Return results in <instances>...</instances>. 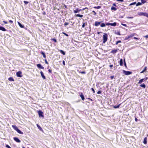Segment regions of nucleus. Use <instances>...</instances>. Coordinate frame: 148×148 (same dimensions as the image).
Returning a JSON list of instances; mask_svg holds the SVG:
<instances>
[{
    "mask_svg": "<svg viewBox=\"0 0 148 148\" xmlns=\"http://www.w3.org/2000/svg\"><path fill=\"white\" fill-rule=\"evenodd\" d=\"M12 128L18 133L21 134H23V132L18 129V127L15 125H12Z\"/></svg>",
    "mask_w": 148,
    "mask_h": 148,
    "instance_id": "obj_1",
    "label": "nucleus"
},
{
    "mask_svg": "<svg viewBox=\"0 0 148 148\" xmlns=\"http://www.w3.org/2000/svg\"><path fill=\"white\" fill-rule=\"evenodd\" d=\"M108 35L106 33H104L103 35V43H105L108 40Z\"/></svg>",
    "mask_w": 148,
    "mask_h": 148,
    "instance_id": "obj_2",
    "label": "nucleus"
},
{
    "mask_svg": "<svg viewBox=\"0 0 148 148\" xmlns=\"http://www.w3.org/2000/svg\"><path fill=\"white\" fill-rule=\"evenodd\" d=\"M138 15L140 16H143L148 18V13L146 12H139Z\"/></svg>",
    "mask_w": 148,
    "mask_h": 148,
    "instance_id": "obj_3",
    "label": "nucleus"
},
{
    "mask_svg": "<svg viewBox=\"0 0 148 148\" xmlns=\"http://www.w3.org/2000/svg\"><path fill=\"white\" fill-rule=\"evenodd\" d=\"M135 34V33H133L128 35L127 37L125 38V40H127L129 38L132 37Z\"/></svg>",
    "mask_w": 148,
    "mask_h": 148,
    "instance_id": "obj_4",
    "label": "nucleus"
},
{
    "mask_svg": "<svg viewBox=\"0 0 148 148\" xmlns=\"http://www.w3.org/2000/svg\"><path fill=\"white\" fill-rule=\"evenodd\" d=\"M123 73L126 75H128L132 74V72L131 71H126L125 70H123Z\"/></svg>",
    "mask_w": 148,
    "mask_h": 148,
    "instance_id": "obj_5",
    "label": "nucleus"
},
{
    "mask_svg": "<svg viewBox=\"0 0 148 148\" xmlns=\"http://www.w3.org/2000/svg\"><path fill=\"white\" fill-rule=\"evenodd\" d=\"M22 72L20 71H18L16 73V75L17 77H21L22 76Z\"/></svg>",
    "mask_w": 148,
    "mask_h": 148,
    "instance_id": "obj_6",
    "label": "nucleus"
},
{
    "mask_svg": "<svg viewBox=\"0 0 148 148\" xmlns=\"http://www.w3.org/2000/svg\"><path fill=\"white\" fill-rule=\"evenodd\" d=\"M39 116L40 117H44V115H43V112L41 110H39L38 111Z\"/></svg>",
    "mask_w": 148,
    "mask_h": 148,
    "instance_id": "obj_7",
    "label": "nucleus"
},
{
    "mask_svg": "<svg viewBox=\"0 0 148 148\" xmlns=\"http://www.w3.org/2000/svg\"><path fill=\"white\" fill-rule=\"evenodd\" d=\"M118 50L119 49H113L110 52V53L113 54H114L118 51Z\"/></svg>",
    "mask_w": 148,
    "mask_h": 148,
    "instance_id": "obj_8",
    "label": "nucleus"
},
{
    "mask_svg": "<svg viewBox=\"0 0 148 148\" xmlns=\"http://www.w3.org/2000/svg\"><path fill=\"white\" fill-rule=\"evenodd\" d=\"M14 140L16 142L19 143L21 142V140L17 137H14L13 138Z\"/></svg>",
    "mask_w": 148,
    "mask_h": 148,
    "instance_id": "obj_9",
    "label": "nucleus"
},
{
    "mask_svg": "<svg viewBox=\"0 0 148 148\" xmlns=\"http://www.w3.org/2000/svg\"><path fill=\"white\" fill-rule=\"evenodd\" d=\"M79 93L80 94L79 96H80V97H81L83 101L85 99L84 95H83L82 93V92H79Z\"/></svg>",
    "mask_w": 148,
    "mask_h": 148,
    "instance_id": "obj_10",
    "label": "nucleus"
},
{
    "mask_svg": "<svg viewBox=\"0 0 148 148\" xmlns=\"http://www.w3.org/2000/svg\"><path fill=\"white\" fill-rule=\"evenodd\" d=\"M37 67L40 69H44V67L42 66V65L40 64H37Z\"/></svg>",
    "mask_w": 148,
    "mask_h": 148,
    "instance_id": "obj_11",
    "label": "nucleus"
},
{
    "mask_svg": "<svg viewBox=\"0 0 148 148\" xmlns=\"http://www.w3.org/2000/svg\"><path fill=\"white\" fill-rule=\"evenodd\" d=\"M101 22L95 21V25L96 26H99L101 23Z\"/></svg>",
    "mask_w": 148,
    "mask_h": 148,
    "instance_id": "obj_12",
    "label": "nucleus"
},
{
    "mask_svg": "<svg viewBox=\"0 0 148 148\" xmlns=\"http://www.w3.org/2000/svg\"><path fill=\"white\" fill-rule=\"evenodd\" d=\"M40 74L41 75V76L42 77L43 79H46V77L44 75V73L42 71H41L40 72Z\"/></svg>",
    "mask_w": 148,
    "mask_h": 148,
    "instance_id": "obj_13",
    "label": "nucleus"
},
{
    "mask_svg": "<svg viewBox=\"0 0 148 148\" xmlns=\"http://www.w3.org/2000/svg\"><path fill=\"white\" fill-rule=\"evenodd\" d=\"M41 54H42L43 55V58L46 59V56L45 55V53L42 51H41L40 52Z\"/></svg>",
    "mask_w": 148,
    "mask_h": 148,
    "instance_id": "obj_14",
    "label": "nucleus"
},
{
    "mask_svg": "<svg viewBox=\"0 0 148 148\" xmlns=\"http://www.w3.org/2000/svg\"><path fill=\"white\" fill-rule=\"evenodd\" d=\"M18 23L19 25V26L21 28H24V25L21 24L19 22H18Z\"/></svg>",
    "mask_w": 148,
    "mask_h": 148,
    "instance_id": "obj_15",
    "label": "nucleus"
},
{
    "mask_svg": "<svg viewBox=\"0 0 148 148\" xmlns=\"http://www.w3.org/2000/svg\"><path fill=\"white\" fill-rule=\"evenodd\" d=\"M0 30L4 32L6 31V29L4 27L2 26H0Z\"/></svg>",
    "mask_w": 148,
    "mask_h": 148,
    "instance_id": "obj_16",
    "label": "nucleus"
},
{
    "mask_svg": "<svg viewBox=\"0 0 148 148\" xmlns=\"http://www.w3.org/2000/svg\"><path fill=\"white\" fill-rule=\"evenodd\" d=\"M0 30L4 32L6 31V29L4 27L2 26H0Z\"/></svg>",
    "mask_w": 148,
    "mask_h": 148,
    "instance_id": "obj_17",
    "label": "nucleus"
},
{
    "mask_svg": "<svg viewBox=\"0 0 148 148\" xmlns=\"http://www.w3.org/2000/svg\"><path fill=\"white\" fill-rule=\"evenodd\" d=\"M119 64H120V66H123V60L121 58L120 59V61H119Z\"/></svg>",
    "mask_w": 148,
    "mask_h": 148,
    "instance_id": "obj_18",
    "label": "nucleus"
},
{
    "mask_svg": "<svg viewBox=\"0 0 148 148\" xmlns=\"http://www.w3.org/2000/svg\"><path fill=\"white\" fill-rule=\"evenodd\" d=\"M147 137H145V138H144V139L143 141V143H144V144H147Z\"/></svg>",
    "mask_w": 148,
    "mask_h": 148,
    "instance_id": "obj_19",
    "label": "nucleus"
},
{
    "mask_svg": "<svg viewBox=\"0 0 148 148\" xmlns=\"http://www.w3.org/2000/svg\"><path fill=\"white\" fill-rule=\"evenodd\" d=\"M140 86L143 88H146V85L144 84H143L139 85Z\"/></svg>",
    "mask_w": 148,
    "mask_h": 148,
    "instance_id": "obj_20",
    "label": "nucleus"
},
{
    "mask_svg": "<svg viewBox=\"0 0 148 148\" xmlns=\"http://www.w3.org/2000/svg\"><path fill=\"white\" fill-rule=\"evenodd\" d=\"M147 66H145L144 69L142 71L140 72V73H143L144 72H145L147 70Z\"/></svg>",
    "mask_w": 148,
    "mask_h": 148,
    "instance_id": "obj_21",
    "label": "nucleus"
},
{
    "mask_svg": "<svg viewBox=\"0 0 148 148\" xmlns=\"http://www.w3.org/2000/svg\"><path fill=\"white\" fill-rule=\"evenodd\" d=\"M144 81V79L143 78L142 79L140 80L138 82V84H141Z\"/></svg>",
    "mask_w": 148,
    "mask_h": 148,
    "instance_id": "obj_22",
    "label": "nucleus"
},
{
    "mask_svg": "<svg viewBox=\"0 0 148 148\" xmlns=\"http://www.w3.org/2000/svg\"><path fill=\"white\" fill-rule=\"evenodd\" d=\"M36 126L38 127V129L40 130H42V127L38 125V124H36Z\"/></svg>",
    "mask_w": 148,
    "mask_h": 148,
    "instance_id": "obj_23",
    "label": "nucleus"
},
{
    "mask_svg": "<svg viewBox=\"0 0 148 148\" xmlns=\"http://www.w3.org/2000/svg\"><path fill=\"white\" fill-rule=\"evenodd\" d=\"M8 80L10 81H14V79L12 77H10L8 78Z\"/></svg>",
    "mask_w": 148,
    "mask_h": 148,
    "instance_id": "obj_24",
    "label": "nucleus"
},
{
    "mask_svg": "<svg viewBox=\"0 0 148 148\" xmlns=\"http://www.w3.org/2000/svg\"><path fill=\"white\" fill-rule=\"evenodd\" d=\"M121 105V103H120L119 104V105H117V106H113V107L114 108H119L120 106Z\"/></svg>",
    "mask_w": 148,
    "mask_h": 148,
    "instance_id": "obj_25",
    "label": "nucleus"
},
{
    "mask_svg": "<svg viewBox=\"0 0 148 148\" xmlns=\"http://www.w3.org/2000/svg\"><path fill=\"white\" fill-rule=\"evenodd\" d=\"M59 51L63 55H65V52H64L62 50H60Z\"/></svg>",
    "mask_w": 148,
    "mask_h": 148,
    "instance_id": "obj_26",
    "label": "nucleus"
},
{
    "mask_svg": "<svg viewBox=\"0 0 148 148\" xmlns=\"http://www.w3.org/2000/svg\"><path fill=\"white\" fill-rule=\"evenodd\" d=\"M116 25V22H114V23H110V25L112 26H115Z\"/></svg>",
    "mask_w": 148,
    "mask_h": 148,
    "instance_id": "obj_27",
    "label": "nucleus"
},
{
    "mask_svg": "<svg viewBox=\"0 0 148 148\" xmlns=\"http://www.w3.org/2000/svg\"><path fill=\"white\" fill-rule=\"evenodd\" d=\"M111 10H114L115 11L117 10V9L116 8L114 7L113 6H112L111 8Z\"/></svg>",
    "mask_w": 148,
    "mask_h": 148,
    "instance_id": "obj_28",
    "label": "nucleus"
},
{
    "mask_svg": "<svg viewBox=\"0 0 148 148\" xmlns=\"http://www.w3.org/2000/svg\"><path fill=\"white\" fill-rule=\"evenodd\" d=\"M87 25V23H83L82 25V27L84 28L85 25Z\"/></svg>",
    "mask_w": 148,
    "mask_h": 148,
    "instance_id": "obj_29",
    "label": "nucleus"
},
{
    "mask_svg": "<svg viewBox=\"0 0 148 148\" xmlns=\"http://www.w3.org/2000/svg\"><path fill=\"white\" fill-rule=\"evenodd\" d=\"M100 26L101 27H105L106 26V24L103 23H102L100 25Z\"/></svg>",
    "mask_w": 148,
    "mask_h": 148,
    "instance_id": "obj_30",
    "label": "nucleus"
},
{
    "mask_svg": "<svg viewBox=\"0 0 148 148\" xmlns=\"http://www.w3.org/2000/svg\"><path fill=\"white\" fill-rule=\"evenodd\" d=\"M76 16L77 17H82L83 16V15H80V14H77L76 15Z\"/></svg>",
    "mask_w": 148,
    "mask_h": 148,
    "instance_id": "obj_31",
    "label": "nucleus"
},
{
    "mask_svg": "<svg viewBox=\"0 0 148 148\" xmlns=\"http://www.w3.org/2000/svg\"><path fill=\"white\" fill-rule=\"evenodd\" d=\"M78 12H79V11H78V8L76 9L75 10H74V13H77Z\"/></svg>",
    "mask_w": 148,
    "mask_h": 148,
    "instance_id": "obj_32",
    "label": "nucleus"
},
{
    "mask_svg": "<svg viewBox=\"0 0 148 148\" xmlns=\"http://www.w3.org/2000/svg\"><path fill=\"white\" fill-rule=\"evenodd\" d=\"M93 8L95 9H99L101 8V6H95Z\"/></svg>",
    "mask_w": 148,
    "mask_h": 148,
    "instance_id": "obj_33",
    "label": "nucleus"
},
{
    "mask_svg": "<svg viewBox=\"0 0 148 148\" xmlns=\"http://www.w3.org/2000/svg\"><path fill=\"white\" fill-rule=\"evenodd\" d=\"M142 5V3H140V2H138V3H137L136 4V6H138L139 5Z\"/></svg>",
    "mask_w": 148,
    "mask_h": 148,
    "instance_id": "obj_34",
    "label": "nucleus"
},
{
    "mask_svg": "<svg viewBox=\"0 0 148 148\" xmlns=\"http://www.w3.org/2000/svg\"><path fill=\"white\" fill-rule=\"evenodd\" d=\"M51 40L55 42H57V40L55 38H51Z\"/></svg>",
    "mask_w": 148,
    "mask_h": 148,
    "instance_id": "obj_35",
    "label": "nucleus"
},
{
    "mask_svg": "<svg viewBox=\"0 0 148 148\" xmlns=\"http://www.w3.org/2000/svg\"><path fill=\"white\" fill-rule=\"evenodd\" d=\"M115 34H117V35H121V34H120V32L119 31H118L117 32H115Z\"/></svg>",
    "mask_w": 148,
    "mask_h": 148,
    "instance_id": "obj_36",
    "label": "nucleus"
},
{
    "mask_svg": "<svg viewBox=\"0 0 148 148\" xmlns=\"http://www.w3.org/2000/svg\"><path fill=\"white\" fill-rule=\"evenodd\" d=\"M121 40H119V41H117L115 43V44L116 45H118V43H121Z\"/></svg>",
    "mask_w": 148,
    "mask_h": 148,
    "instance_id": "obj_37",
    "label": "nucleus"
},
{
    "mask_svg": "<svg viewBox=\"0 0 148 148\" xmlns=\"http://www.w3.org/2000/svg\"><path fill=\"white\" fill-rule=\"evenodd\" d=\"M79 73L82 74H85L86 73V72L85 71H79Z\"/></svg>",
    "mask_w": 148,
    "mask_h": 148,
    "instance_id": "obj_38",
    "label": "nucleus"
},
{
    "mask_svg": "<svg viewBox=\"0 0 148 148\" xmlns=\"http://www.w3.org/2000/svg\"><path fill=\"white\" fill-rule=\"evenodd\" d=\"M124 64L125 66L126 67H127V65L126 64L125 62V59H124Z\"/></svg>",
    "mask_w": 148,
    "mask_h": 148,
    "instance_id": "obj_39",
    "label": "nucleus"
},
{
    "mask_svg": "<svg viewBox=\"0 0 148 148\" xmlns=\"http://www.w3.org/2000/svg\"><path fill=\"white\" fill-rule=\"evenodd\" d=\"M136 2H134L132 3H131L130 4V5H133L135 4H136Z\"/></svg>",
    "mask_w": 148,
    "mask_h": 148,
    "instance_id": "obj_40",
    "label": "nucleus"
},
{
    "mask_svg": "<svg viewBox=\"0 0 148 148\" xmlns=\"http://www.w3.org/2000/svg\"><path fill=\"white\" fill-rule=\"evenodd\" d=\"M69 23L66 22H65L64 23V26H66V25H69Z\"/></svg>",
    "mask_w": 148,
    "mask_h": 148,
    "instance_id": "obj_41",
    "label": "nucleus"
},
{
    "mask_svg": "<svg viewBox=\"0 0 148 148\" xmlns=\"http://www.w3.org/2000/svg\"><path fill=\"white\" fill-rule=\"evenodd\" d=\"M62 34H64V35H65L66 36L68 37L69 36V35L68 34H66V33H65V32H62Z\"/></svg>",
    "mask_w": 148,
    "mask_h": 148,
    "instance_id": "obj_42",
    "label": "nucleus"
},
{
    "mask_svg": "<svg viewBox=\"0 0 148 148\" xmlns=\"http://www.w3.org/2000/svg\"><path fill=\"white\" fill-rule=\"evenodd\" d=\"M142 3H144L146 2V1L145 0H141Z\"/></svg>",
    "mask_w": 148,
    "mask_h": 148,
    "instance_id": "obj_43",
    "label": "nucleus"
},
{
    "mask_svg": "<svg viewBox=\"0 0 148 148\" xmlns=\"http://www.w3.org/2000/svg\"><path fill=\"white\" fill-rule=\"evenodd\" d=\"M92 12L93 13V14L94 15H96L97 14L94 11H92Z\"/></svg>",
    "mask_w": 148,
    "mask_h": 148,
    "instance_id": "obj_44",
    "label": "nucleus"
},
{
    "mask_svg": "<svg viewBox=\"0 0 148 148\" xmlns=\"http://www.w3.org/2000/svg\"><path fill=\"white\" fill-rule=\"evenodd\" d=\"M97 93L98 94H101V91L99 90L97 92Z\"/></svg>",
    "mask_w": 148,
    "mask_h": 148,
    "instance_id": "obj_45",
    "label": "nucleus"
},
{
    "mask_svg": "<svg viewBox=\"0 0 148 148\" xmlns=\"http://www.w3.org/2000/svg\"><path fill=\"white\" fill-rule=\"evenodd\" d=\"M121 25L125 27H127V25L126 24H123V23H121Z\"/></svg>",
    "mask_w": 148,
    "mask_h": 148,
    "instance_id": "obj_46",
    "label": "nucleus"
},
{
    "mask_svg": "<svg viewBox=\"0 0 148 148\" xmlns=\"http://www.w3.org/2000/svg\"><path fill=\"white\" fill-rule=\"evenodd\" d=\"M23 2L26 4H27L28 3H29V2L28 1H24Z\"/></svg>",
    "mask_w": 148,
    "mask_h": 148,
    "instance_id": "obj_47",
    "label": "nucleus"
},
{
    "mask_svg": "<svg viewBox=\"0 0 148 148\" xmlns=\"http://www.w3.org/2000/svg\"><path fill=\"white\" fill-rule=\"evenodd\" d=\"M48 71L49 72V73H52V70H51L50 69H49L48 70Z\"/></svg>",
    "mask_w": 148,
    "mask_h": 148,
    "instance_id": "obj_48",
    "label": "nucleus"
},
{
    "mask_svg": "<svg viewBox=\"0 0 148 148\" xmlns=\"http://www.w3.org/2000/svg\"><path fill=\"white\" fill-rule=\"evenodd\" d=\"M6 147L8 148H11V147L8 145H6L5 146Z\"/></svg>",
    "mask_w": 148,
    "mask_h": 148,
    "instance_id": "obj_49",
    "label": "nucleus"
},
{
    "mask_svg": "<svg viewBox=\"0 0 148 148\" xmlns=\"http://www.w3.org/2000/svg\"><path fill=\"white\" fill-rule=\"evenodd\" d=\"M6 147L8 148H11V147L8 145H6L5 146Z\"/></svg>",
    "mask_w": 148,
    "mask_h": 148,
    "instance_id": "obj_50",
    "label": "nucleus"
},
{
    "mask_svg": "<svg viewBox=\"0 0 148 148\" xmlns=\"http://www.w3.org/2000/svg\"><path fill=\"white\" fill-rule=\"evenodd\" d=\"M91 90H92V91H93V93H94L95 92V90H94V89L93 88H91Z\"/></svg>",
    "mask_w": 148,
    "mask_h": 148,
    "instance_id": "obj_51",
    "label": "nucleus"
},
{
    "mask_svg": "<svg viewBox=\"0 0 148 148\" xmlns=\"http://www.w3.org/2000/svg\"><path fill=\"white\" fill-rule=\"evenodd\" d=\"M114 75H113V76H111L110 77V78L111 79H112L114 78Z\"/></svg>",
    "mask_w": 148,
    "mask_h": 148,
    "instance_id": "obj_52",
    "label": "nucleus"
},
{
    "mask_svg": "<svg viewBox=\"0 0 148 148\" xmlns=\"http://www.w3.org/2000/svg\"><path fill=\"white\" fill-rule=\"evenodd\" d=\"M45 63L47 64H48V62L47 61L46 58L45 60Z\"/></svg>",
    "mask_w": 148,
    "mask_h": 148,
    "instance_id": "obj_53",
    "label": "nucleus"
},
{
    "mask_svg": "<svg viewBox=\"0 0 148 148\" xmlns=\"http://www.w3.org/2000/svg\"><path fill=\"white\" fill-rule=\"evenodd\" d=\"M87 99L89 101H93V100L92 99H91V98H87Z\"/></svg>",
    "mask_w": 148,
    "mask_h": 148,
    "instance_id": "obj_54",
    "label": "nucleus"
},
{
    "mask_svg": "<svg viewBox=\"0 0 148 148\" xmlns=\"http://www.w3.org/2000/svg\"><path fill=\"white\" fill-rule=\"evenodd\" d=\"M143 79H144V81H145L147 80V79H148V77H145Z\"/></svg>",
    "mask_w": 148,
    "mask_h": 148,
    "instance_id": "obj_55",
    "label": "nucleus"
},
{
    "mask_svg": "<svg viewBox=\"0 0 148 148\" xmlns=\"http://www.w3.org/2000/svg\"><path fill=\"white\" fill-rule=\"evenodd\" d=\"M106 25L108 26L110 25V23H107L106 24Z\"/></svg>",
    "mask_w": 148,
    "mask_h": 148,
    "instance_id": "obj_56",
    "label": "nucleus"
},
{
    "mask_svg": "<svg viewBox=\"0 0 148 148\" xmlns=\"http://www.w3.org/2000/svg\"><path fill=\"white\" fill-rule=\"evenodd\" d=\"M134 39H136V40H139V38H136V37H134Z\"/></svg>",
    "mask_w": 148,
    "mask_h": 148,
    "instance_id": "obj_57",
    "label": "nucleus"
},
{
    "mask_svg": "<svg viewBox=\"0 0 148 148\" xmlns=\"http://www.w3.org/2000/svg\"><path fill=\"white\" fill-rule=\"evenodd\" d=\"M9 22L11 23H13V21L11 20H9Z\"/></svg>",
    "mask_w": 148,
    "mask_h": 148,
    "instance_id": "obj_58",
    "label": "nucleus"
},
{
    "mask_svg": "<svg viewBox=\"0 0 148 148\" xmlns=\"http://www.w3.org/2000/svg\"><path fill=\"white\" fill-rule=\"evenodd\" d=\"M64 7H65V8H66V9H67V5H66L64 4Z\"/></svg>",
    "mask_w": 148,
    "mask_h": 148,
    "instance_id": "obj_59",
    "label": "nucleus"
},
{
    "mask_svg": "<svg viewBox=\"0 0 148 148\" xmlns=\"http://www.w3.org/2000/svg\"><path fill=\"white\" fill-rule=\"evenodd\" d=\"M117 1H121V2H123V0H117Z\"/></svg>",
    "mask_w": 148,
    "mask_h": 148,
    "instance_id": "obj_60",
    "label": "nucleus"
},
{
    "mask_svg": "<svg viewBox=\"0 0 148 148\" xmlns=\"http://www.w3.org/2000/svg\"><path fill=\"white\" fill-rule=\"evenodd\" d=\"M135 120L136 122H137L138 120L137 119L136 117L135 118Z\"/></svg>",
    "mask_w": 148,
    "mask_h": 148,
    "instance_id": "obj_61",
    "label": "nucleus"
},
{
    "mask_svg": "<svg viewBox=\"0 0 148 148\" xmlns=\"http://www.w3.org/2000/svg\"><path fill=\"white\" fill-rule=\"evenodd\" d=\"M3 22L5 24H7L8 23V22L6 21H3Z\"/></svg>",
    "mask_w": 148,
    "mask_h": 148,
    "instance_id": "obj_62",
    "label": "nucleus"
},
{
    "mask_svg": "<svg viewBox=\"0 0 148 148\" xmlns=\"http://www.w3.org/2000/svg\"><path fill=\"white\" fill-rule=\"evenodd\" d=\"M127 18H133V17L128 16V17H127Z\"/></svg>",
    "mask_w": 148,
    "mask_h": 148,
    "instance_id": "obj_63",
    "label": "nucleus"
},
{
    "mask_svg": "<svg viewBox=\"0 0 148 148\" xmlns=\"http://www.w3.org/2000/svg\"><path fill=\"white\" fill-rule=\"evenodd\" d=\"M109 66H110V68H111L113 66V65L112 64L110 65Z\"/></svg>",
    "mask_w": 148,
    "mask_h": 148,
    "instance_id": "obj_64",
    "label": "nucleus"
}]
</instances>
